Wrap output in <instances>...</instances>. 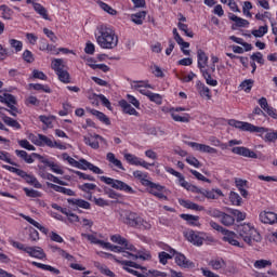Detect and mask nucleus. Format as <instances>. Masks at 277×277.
<instances>
[{
    "mask_svg": "<svg viewBox=\"0 0 277 277\" xmlns=\"http://www.w3.org/2000/svg\"><path fill=\"white\" fill-rule=\"evenodd\" d=\"M29 87L32 88V90H41L42 92H45V94H51V88H49V85L40 83H30Z\"/></svg>",
    "mask_w": 277,
    "mask_h": 277,
    "instance_id": "603ef678",
    "label": "nucleus"
},
{
    "mask_svg": "<svg viewBox=\"0 0 277 277\" xmlns=\"http://www.w3.org/2000/svg\"><path fill=\"white\" fill-rule=\"evenodd\" d=\"M131 88H132V90L138 91L142 88L153 89V85H150L147 81H132Z\"/></svg>",
    "mask_w": 277,
    "mask_h": 277,
    "instance_id": "de8ad7c7",
    "label": "nucleus"
},
{
    "mask_svg": "<svg viewBox=\"0 0 277 277\" xmlns=\"http://www.w3.org/2000/svg\"><path fill=\"white\" fill-rule=\"evenodd\" d=\"M120 217L121 222L131 228H140L141 230H150L153 228V225L136 212L126 210L121 212Z\"/></svg>",
    "mask_w": 277,
    "mask_h": 277,
    "instance_id": "7ed1b4c3",
    "label": "nucleus"
},
{
    "mask_svg": "<svg viewBox=\"0 0 277 277\" xmlns=\"http://www.w3.org/2000/svg\"><path fill=\"white\" fill-rule=\"evenodd\" d=\"M238 234L242 241L248 246H252L253 241L261 242V234L250 223H243L238 226Z\"/></svg>",
    "mask_w": 277,
    "mask_h": 277,
    "instance_id": "20e7f679",
    "label": "nucleus"
},
{
    "mask_svg": "<svg viewBox=\"0 0 277 277\" xmlns=\"http://www.w3.org/2000/svg\"><path fill=\"white\" fill-rule=\"evenodd\" d=\"M182 220H185L190 226H199L198 221L200 216L192 215V214H181Z\"/></svg>",
    "mask_w": 277,
    "mask_h": 277,
    "instance_id": "4c0bfd02",
    "label": "nucleus"
},
{
    "mask_svg": "<svg viewBox=\"0 0 277 277\" xmlns=\"http://www.w3.org/2000/svg\"><path fill=\"white\" fill-rule=\"evenodd\" d=\"M15 155H16V157H19V159L25 161V163H34V161H35L34 156H31V154L29 155L25 150L16 149Z\"/></svg>",
    "mask_w": 277,
    "mask_h": 277,
    "instance_id": "f704fd0d",
    "label": "nucleus"
},
{
    "mask_svg": "<svg viewBox=\"0 0 277 277\" xmlns=\"http://www.w3.org/2000/svg\"><path fill=\"white\" fill-rule=\"evenodd\" d=\"M267 31H269V28L267 27V25H264L260 26L259 29H253L251 34L252 36H254V38H263V36L267 34Z\"/></svg>",
    "mask_w": 277,
    "mask_h": 277,
    "instance_id": "79ce46f5",
    "label": "nucleus"
},
{
    "mask_svg": "<svg viewBox=\"0 0 277 277\" xmlns=\"http://www.w3.org/2000/svg\"><path fill=\"white\" fill-rule=\"evenodd\" d=\"M19 215H21V217H23V220H26V222H28V224H31V226H35V228H38V230H40V233H43V235H47L49 233V228L42 226L40 223H38V221H36L25 214H19Z\"/></svg>",
    "mask_w": 277,
    "mask_h": 277,
    "instance_id": "cd10ccee",
    "label": "nucleus"
},
{
    "mask_svg": "<svg viewBox=\"0 0 277 277\" xmlns=\"http://www.w3.org/2000/svg\"><path fill=\"white\" fill-rule=\"evenodd\" d=\"M188 110L189 109H187L185 107H176V108H170L169 114H171V118L175 122H189V115L182 117L176 114V111H188Z\"/></svg>",
    "mask_w": 277,
    "mask_h": 277,
    "instance_id": "6ab92c4d",
    "label": "nucleus"
},
{
    "mask_svg": "<svg viewBox=\"0 0 277 277\" xmlns=\"http://www.w3.org/2000/svg\"><path fill=\"white\" fill-rule=\"evenodd\" d=\"M95 40L101 49L111 51L118 47L116 30L107 25H100L95 30Z\"/></svg>",
    "mask_w": 277,
    "mask_h": 277,
    "instance_id": "f03ea898",
    "label": "nucleus"
},
{
    "mask_svg": "<svg viewBox=\"0 0 277 277\" xmlns=\"http://www.w3.org/2000/svg\"><path fill=\"white\" fill-rule=\"evenodd\" d=\"M104 254L108 259H113L115 263H118L119 265H121L122 269H124V272H128V274H132V276L142 277V274H140V272L135 271V269H143L142 265H140L136 262L131 261V260H122L111 253H104ZM131 267H133V268H131Z\"/></svg>",
    "mask_w": 277,
    "mask_h": 277,
    "instance_id": "39448f33",
    "label": "nucleus"
},
{
    "mask_svg": "<svg viewBox=\"0 0 277 277\" xmlns=\"http://www.w3.org/2000/svg\"><path fill=\"white\" fill-rule=\"evenodd\" d=\"M79 189H81V192H85L87 194H90V192H93L94 189H96V184L84 183L79 186Z\"/></svg>",
    "mask_w": 277,
    "mask_h": 277,
    "instance_id": "0e129e2a",
    "label": "nucleus"
},
{
    "mask_svg": "<svg viewBox=\"0 0 277 277\" xmlns=\"http://www.w3.org/2000/svg\"><path fill=\"white\" fill-rule=\"evenodd\" d=\"M163 189H166V187H163L161 184H157L155 182H150L147 185V190L149 194H151V196L159 198V200H168V196L163 195Z\"/></svg>",
    "mask_w": 277,
    "mask_h": 277,
    "instance_id": "9b49d317",
    "label": "nucleus"
},
{
    "mask_svg": "<svg viewBox=\"0 0 277 277\" xmlns=\"http://www.w3.org/2000/svg\"><path fill=\"white\" fill-rule=\"evenodd\" d=\"M62 157H63V160L68 162L69 166H71L72 168L79 167V161L76 160L75 158L70 157L68 154L65 153L62 155Z\"/></svg>",
    "mask_w": 277,
    "mask_h": 277,
    "instance_id": "bf43d9fd",
    "label": "nucleus"
},
{
    "mask_svg": "<svg viewBox=\"0 0 277 277\" xmlns=\"http://www.w3.org/2000/svg\"><path fill=\"white\" fill-rule=\"evenodd\" d=\"M250 60H252V62H256L261 66H263V64H265V58H263V53H261V52L253 53L250 56Z\"/></svg>",
    "mask_w": 277,
    "mask_h": 277,
    "instance_id": "4d7b16f0",
    "label": "nucleus"
},
{
    "mask_svg": "<svg viewBox=\"0 0 277 277\" xmlns=\"http://www.w3.org/2000/svg\"><path fill=\"white\" fill-rule=\"evenodd\" d=\"M203 79H206V83L208 85H211L212 88H215L217 85V80L213 79L211 77V74H209V70L201 71Z\"/></svg>",
    "mask_w": 277,
    "mask_h": 277,
    "instance_id": "49530a36",
    "label": "nucleus"
},
{
    "mask_svg": "<svg viewBox=\"0 0 277 277\" xmlns=\"http://www.w3.org/2000/svg\"><path fill=\"white\" fill-rule=\"evenodd\" d=\"M232 215H234V217H236L237 222H243V220H246V213L241 212L239 210H230Z\"/></svg>",
    "mask_w": 277,
    "mask_h": 277,
    "instance_id": "338daca9",
    "label": "nucleus"
},
{
    "mask_svg": "<svg viewBox=\"0 0 277 277\" xmlns=\"http://www.w3.org/2000/svg\"><path fill=\"white\" fill-rule=\"evenodd\" d=\"M44 179H47V181H52V183H56L57 185H67L66 182L60 180L57 176L51 173H47Z\"/></svg>",
    "mask_w": 277,
    "mask_h": 277,
    "instance_id": "69168bd1",
    "label": "nucleus"
},
{
    "mask_svg": "<svg viewBox=\"0 0 277 277\" xmlns=\"http://www.w3.org/2000/svg\"><path fill=\"white\" fill-rule=\"evenodd\" d=\"M202 196L208 200H217V198L223 197L224 193L220 188H213L211 190L203 189Z\"/></svg>",
    "mask_w": 277,
    "mask_h": 277,
    "instance_id": "393cba45",
    "label": "nucleus"
},
{
    "mask_svg": "<svg viewBox=\"0 0 277 277\" xmlns=\"http://www.w3.org/2000/svg\"><path fill=\"white\" fill-rule=\"evenodd\" d=\"M110 241L113 243H118L119 246H123L126 250H129L130 252H135V246L131 245L127 238L116 234L110 237Z\"/></svg>",
    "mask_w": 277,
    "mask_h": 277,
    "instance_id": "2eb2a0df",
    "label": "nucleus"
},
{
    "mask_svg": "<svg viewBox=\"0 0 277 277\" xmlns=\"http://www.w3.org/2000/svg\"><path fill=\"white\" fill-rule=\"evenodd\" d=\"M90 114H92V116L97 118L100 122H103V124H106L107 127L111 124V120H109V117H107V115H105L104 113H101L100 110H96V109H90Z\"/></svg>",
    "mask_w": 277,
    "mask_h": 277,
    "instance_id": "2f4dec72",
    "label": "nucleus"
},
{
    "mask_svg": "<svg viewBox=\"0 0 277 277\" xmlns=\"http://www.w3.org/2000/svg\"><path fill=\"white\" fill-rule=\"evenodd\" d=\"M31 265H34L35 267H38L39 269H43L44 272H51V274H55V276H60L61 274L60 269L49 264H42L40 262H31Z\"/></svg>",
    "mask_w": 277,
    "mask_h": 277,
    "instance_id": "c756f323",
    "label": "nucleus"
},
{
    "mask_svg": "<svg viewBox=\"0 0 277 277\" xmlns=\"http://www.w3.org/2000/svg\"><path fill=\"white\" fill-rule=\"evenodd\" d=\"M124 247H118L116 245H111V242H105L104 250H110V252H123Z\"/></svg>",
    "mask_w": 277,
    "mask_h": 277,
    "instance_id": "6e6d98bb",
    "label": "nucleus"
},
{
    "mask_svg": "<svg viewBox=\"0 0 277 277\" xmlns=\"http://www.w3.org/2000/svg\"><path fill=\"white\" fill-rule=\"evenodd\" d=\"M170 254H175V263L179 267H182L184 269L195 267L194 262L189 261L187 256H185V254L176 253L174 249L170 251Z\"/></svg>",
    "mask_w": 277,
    "mask_h": 277,
    "instance_id": "9d476101",
    "label": "nucleus"
},
{
    "mask_svg": "<svg viewBox=\"0 0 277 277\" xmlns=\"http://www.w3.org/2000/svg\"><path fill=\"white\" fill-rule=\"evenodd\" d=\"M54 140L49 138V136L39 134V146H48L49 148H53L54 146Z\"/></svg>",
    "mask_w": 277,
    "mask_h": 277,
    "instance_id": "a19ab883",
    "label": "nucleus"
},
{
    "mask_svg": "<svg viewBox=\"0 0 277 277\" xmlns=\"http://www.w3.org/2000/svg\"><path fill=\"white\" fill-rule=\"evenodd\" d=\"M221 224L224 226H233V224H235V217L223 212L221 216Z\"/></svg>",
    "mask_w": 277,
    "mask_h": 277,
    "instance_id": "a18cd8bd",
    "label": "nucleus"
},
{
    "mask_svg": "<svg viewBox=\"0 0 277 277\" xmlns=\"http://www.w3.org/2000/svg\"><path fill=\"white\" fill-rule=\"evenodd\" d=\"M180 205L185 207V209H190L192 211H205V207L189 200L180 199Z\"/></svg>",
    "mask_w": 277,
    "mask_h": 277,
    "instance_id": "7c9ffc66",
    "label": "nucleus"
},
{
    "mask_svg": "<svg viewBox=\"0 0 277 277\" xmlns=\"http://www.w3.org/2000/svg\"><path fill=\"white\" fill-rule=\"evenodd\" d=\"M145 18H146V11H141L136 14L131 15V21L132 23H135V25H142Z\"/></svg>",
    "mask_w": 277,
    "mask_h": 277,
    "instance_id": "58836bf2",
    "label": "nucleus"
},
{
    "mask_svg": "<svg viewBox=\"0 0 277 277\" xmlns=\"http://www.w3.org/2000/svg\"><path fill=\"white\" fill-rule=\"evenodd\" d=\"M106 160L108 161L109 168L111 170H121V172H124L127 169H124V166L122 164V161L116 157V154L109 151L106 154Z\"/></svg>",
    "mask_w": 277,
    "mask_h": 277,
    "instance_id": "f8f14e48",
    "label": "nucleus"
},
{
    "mask_svg": "<svg viewBox=\"0 0 277 277\" xmlns=\"http://www.w3.org/2000/svg\"><path fill=\"white\" fill-rule=\"evenodd\" d=\"M81 237H83L84 239H88L90 243H94L95 246H101V248H105L106 242L96 238V236L92 234H81Z\"/></svg>",
    "mask_w": 277,
    "mask_h": 277,
    "instance_id": "c9c22d12",
    "label": "nucleus"
},
{
    "mask_svg": "<svg viewBox=\"0 0 277 277\" xmlns=\"http://www.w3.org/2000/svg\"><path fill=\"white\" fill-rule=\"evenodd\" d=\"M177 27L180 31H184L185 36H187L188 38H194V32L189 30L186 24L179 22Z\"/></svg>",
    "mask_w": 277,
    "mask_h": 277,
    "instance_id": "13d9d810",
    "label": "nucleus"
},
{
    "mask_svg": "<svg viewBox=\"0 0 277 277\" xmlns=\"http://www.w3.org/2000/svg\"><path fill=\"white\" fill-rule=\"evenodd\" d=\"M228 18L235 23L236 27H248L250 25L248 19H243L233 13H229Z\"/></svg>",
    "mask_w": 277,
    "mask_h": 277,
    "instance_id": "72a5a7b5",
    "label": "nucleus"
},
{
    "mask_svg": "<svg viewBox=\"0 0 277 277\" xmlns=\"http://www.w3.org/2000/svg\"><path fill=\"white\" fill-rule=\"evenodd\" d=\"M158 258H159L161 265H167L168 261H170V259H172V255L166 251H162L158 254Z\"/></svg>",
    "mask_w": 277,
    "mask_h": 277,
    "instance_id": "e2e57ef3",
    "label": "nucleus"
},
{
    "mask_svg": "<svg viewBox=\"0 0 277 277\" xmlns=\"http://www.w3.org/2000/svg\"><path fill=\"white\" fill-rule=\"evenodd\" d=\"M100 181H102V183H105V185H109L110 187H113V189H117L118 192H124V194H136L135 189H133V187H131L123 181L116 180L114 177H107L105 175H102L100 177Z\"/></svg>",
    "mask_w": 277,
    "mask_h": 277,
    "instance_id": "0eeeda50",
    "label": "nucleus"
},
{
    "mask_svg": "<svg viewBox=\"0 0 277 277\" xmlns=\"http://www.w3.org/2000/svg\"><path fill=\"white\" fill-rule=\"evenodd\" d=\"M25 252L30 255L31 259H47V253H44V250L41 247H27Z\"/></svg>",
    "mask_w": 277,
    "mask_h": 277,
    "instance_id": "412c9836",
    "label": "nucleus"
},
{
    "mask_svg": "<svg viewBox=\"0 0 277 277\" xmlns=\"http://www.w3.org/2000/svg\"><path fill=\"white\" fill-rule=\"evenodd\" d=\"M9 44H11L12 49H15L16 53L23 51V42L16 39L9 40Z\"/></svg>",
    "mask_w": 277,
    "mask_h": 277,
    "instance_id": "052dcab7",
    "label": "nucleus"
},
{
    "mask_svg": "<svg viewBox=\"0 0 277 277\" xmlns=\"http://www.w3.org/2000/svg\"><path fill=\"white\" fill-rule=\"evenodd\" d=\"M0 11H2V18L4 21L12 19V15L14 14V11H12V9H10L8 5L5 4L0 5Z\"/></svg>",
    "mask_w": 277,
    "mask_h": 277,
    "instance_id": "ea45409f",
    "label": "nucleus"
},
{
    "mask_svg": "<svg viewBox=\"0 0 277 277\" xmlns=\"http://www.w3.org/2000/svg\"><path fill=\"white\" fill-rule=\"evenodd\" d=\"M208 265L214 269L215 272H220V269H226V261L222 258L212 259Z\"/></svg>",
    "mask_w": 277,
    "mask_h": 277,
    "instance_id": "bb28decb",
    "label": "nucleus"
},
{
    "mask_svg": "<svg viewBox=\"0 0 277 277\" xmlns=\"http://www.w3.org/2000/svg\"><path fill=\"white\" fill-rule=\"evenodd\" d=\"M18 145L26 150H36V146L31 145L27 140H19Z\"/></svg>",
    "mask_w": 277,
    "mask_h": 277,
    "instance_id": "774afa93",
    "label": "nucleus"
},
{
    "mask_svg": "<svg viewBox=\"0 0 277 277\" xmlns=\"http://www.w3.org/2000/svg\"><path fill=\"white\" fill-rule=\"evenodd\" d=\"M234 155H239L240 157H248L249 159H256L259 156L256 153L248 147H234L232 148Z\"/></svg>",
    "mask_w": 277,
    "mask_h": 277,
    "instance_id": "f3484780",
    "label": "nucleus"
},
{
    "mask_svg": "<svg viewBox=\"0 0 277 277\" xmlns=\"http://www.w3.org/2000/svg\"><path fill=\"white\" fill-rule=\"evenodd\" d=\"M272 261L269 260H258L254 262L253 267L255 269H265V267H271Z\"/></svg>",
    "mask_w": 277,
    "mask_h": 277,
    "instance_id": "09e8293b",
    "label": "nucleus"
},
{
    "mask_svg": "<svg viewBox=\"0 0 277 277\" xmlns=\"http://www.w3.org/2000/svg\"><path fill=\"white\" fill-rule=\"evenodd\" d=\"M197 92L202 96V98H207V101H211V90L201 81L196 82Z\"/></svg>",
    "mask_w": 277,
    "mask_h": 277,
    "instance_id": "a878e982",
    "label": "nucleus"
},
{
    "mask_svg": "<svg viewBox=\"0 0 277 277\" xmlns=\"http://www.w3.org/2000/svg\"><path fill=\"white\" fill-rule=\"evenodd\" d=\"M83 142L87 146L93 148V150H98L101 144H103V146H107V140L98 134H89L88 136H83Z\"/></svg>",
    "mask_w": 277,
    "mask_h": 277,
    "instance_id": "6e6552de",
    "label": "nucleus"
},
{
    "mask_svg": "<svg viewBox=\"0 0 277 277\" xmlns=\"http://www.w3.org/2000/svg\"><path fill=\"white\" fill-rule=\"evenodd\" d=\"M223 241H227L230 246H235L236 248H243V245L240 243L239 240H237V234L235 232H230L228 229H225L223 232Z\"/></svg>",
    "mask_w": 277,
    "mask_h": 277,
    "instance_id": "dca6fc26",
    "label": "nucleus"
},
{
    "mask_svg": "<svg viewBox=\"0 0 277 277\" xmlns=\"http://www.w3.org/2000/svg\"><path fill=\"white\" fill-rule=\"evenodd\" d=\"M56 76L58 77V81H61L62 83H70V74L68 72V70L63 69L58 71Z\"/></svg>",
    "mask_w": 277,
    "mask_h": 277,
    "instance_id": "c03bdc74",
    "label": "nucleus"
},
{
    "mask_svg": "<svg viewBox=\"0 0 277 277\" xmlns=\"http://www.w3.org/2000/svg\"><path fill=\"white\" fill-rule=\"evenodd\" d=\"M2 168L9 172H12L13 174H16L17 176H21V179H24L28 185H31L36 189H42V184L38 181V179L23 171V169H17L8 164H2Z\"/></svg>",
    "mask_w": 277,
    "mask_h": 277,
    "instance_id": "423d86ee",
    "label": "nucleus"
},
{
    "mask_svg": "<svg viewBox=\"0 0 277 277\" xmlns=\"http://www.w3.org/2000/svg\"><path fill=\"white\" fill-rule=\"evenodd\" d=\"M34 10L39 14V16L43 17L44 21H49V13L42 4L34 3Z\"/></svg>",
    "mask_w": 277,
    "mask_h": 277,
    "instance_id": "e433bc0d",
    "label": "nucleus"
},
{
    "mask_svg": "<svg viewBox=\"0 0 277 277\" xmlns=\"http://www.w3.org/2000/svg\"><path fill=\"white\" fill-rule=\"evenodd\" d=\"M67 202L70 207H74V209H85V210H90L92 208V206L90 205V202H88L87 200L83 199H79V198H70L67 199Z\"/></svg>",
    "mask_w": 277,
    "mask_h": 277,
    "instance_id": "4be33fe9",
    "label": "nucleus"
},
{
    "mask_svg": "<svg viewBox=\"0 0 277 277\" xmlns=\"http://www.w3.org/2000/svg\"><path fill=\"white\" fill-rule=\"evenodd\" d=\"M146 96L147 98H149V101H151V103H156L157 105H161V103L163 102V98L159 93H153L149 91Z\"/></svg>",
    "mask_w": 277,
    "mask_h": 277,
    "instance_id": "8fccbe9b",
    "label": "nucleus"
},
{
    "mask_svg": "<svg viewBox=\"0 0 277 277\" xmlns=\"http://www.w3.org/2000/svg\"><path fill=\"white\" fill-rule=\"evenodd\" d=\"M76 168H78V170H90L94 174H104V171L101 168L92 164L91 162L83 158L78 160V167Z\"/></svg>",
    "mask_w": 277,
    "mask_h": 277,
    "instance_id": "4468645a",
    "label": "nucleus"
},
{
    "mask_svg": "<svg viewBox=\"0 0 277 277\" xmlns=\"http://www.w3.org/2000/svg\"><path fill=\"white\" fill-rule=\"evenodd\" d=\"M229 127L239 129L240 131H247L248 133H258L260 137H263L264 142H276L277 131L267 129L265 127H258L250 122L239 121L232 119L228 121Z\"/></svg>",
    "mask_w": 277,
    "mask_h": 277,
    "instance_id": "f257e3e1",
    "label": "nucleus"
},
{
    "mask_svg": "<svg viewBox=\"0 0 277 277\" xmlns=\"http://www.w3.org/2000/svg\"><path fill=\"white\" fill-rule=\"evenodd\" d=\"M132 175L136 181L141 183V185H143V187H148L149 183L153 182L150 181V176L148 175V172L135 170L133 171Z\"/></svg>",
    "mask_w": 277,
    "mask_h": 277,
    "instance_id": "a211bd4d",
    "label": "nucleus"
},
{
    "mask_svg": "<svg viewBox=\"0 0 277 277\" xmlns=\"http://www.w3.org/2000/svg\"><path fill=\"white\" fill-rule=\"evenodd\" d=\"M39 120H40V122L45 124V127H52L53 120H55V117L54 116L47 117L44 115H41V116H39Z\"/></svg>",
    "mask_w": 277,
    "mask_h": 277,
    "instance_id": "680f3d73",
    "label": "nucleus"
},
{
    "mask_svg": "<svg viewBox=\"0 0 277 277\" xmlns=\"http://www.w3.org/2000/svg\"><path fill=\"white\" fill-rule=\"evenodd\" d=\"M3 122L6 123L8 127H12V129L21 130V123L16 121V119H12L11 117L4 116L3 117Z\"/></svg>",
    "mask_w": 277,
    "mask_h": 277,
    "instance_id": "37998d69",
    "label": "nucleus"
},
{
    "mask_svg": "<svg viewBox=\"0 0 277 277\" xmlns=\"http://www.w3.org/2000/svg\"><path fill=\"white\" fill-rule=\"evenodd\" d=\"M185 238L187 241L193 243V246H202V243H205V238L200 236V233L194 232L192 229L185 232Z\"/></svg>",
    "mask_w": 277,
    "mask_h": 277,
    "instance_id": "ddd939ff",
    "label": "nucleus"
},
{
    "mask_svg": "<svg viewBox=\"0 0 277 277\" xmlns=\"http://www.w3.org/2000/svg\"><path fill=\"white\" fill-rule=\"evenodd\" d=\"M48 187H50V189H53L54 192H57L58 194H64L65 196H75V192L72 189L66 188L64 186L48 183Z\"/></svg>",
    "mask_w": 277,
    "mask_h": 277,
    "instance_id": "c85d7f7f",
    "label": "nucleus"
},
{
    "mask_svg": "<svg viewBox=\"0 0 277 277\" xmlns=\"http://www.w3.org/2000/svg\"><path fill=\"white\" fill-rule=\"evenodd\" d=\"M253 85H254V80L247 79L241 82L240 88H241V90H243L245 92L248 93L252 90Z\"/></svg>",
    "mask_w": 277,
    "mask_h": 277,
    "instance_id": "864d4df0",
    "label": "nucleus"
},
{
    "mask_svg": "<svg viewBox=\"0 0 277 277\" xmlns=\"http://www.w3.org/2000/svg\"><path fill=\"white\" fill-rule=\"evenodd\" d=\"M51 68L54 70L55 75L61 72L62 70H66V65L64 64V60L62 58H54L51 63Z\"/></svg>",
    "mask_w": 277,
    "mask_h": 277,
    "instance_id": "473e14b6",
    "label": "nucleus"
},
{
    "mask_svg": "<svg viewBox=\"0 0 277 277\" xmlns=\"http://www.w3.org/2000/svg\"><path fill=\"white\" fill-rule=\"evenodd\" d=\"M4 104L8 107H14L16 105V97L10 93H4Z\"/></svg>",
    "mask_w": 277,
    "mask_h": 277,
    "instance_id": "5fc2aeb1",
    "label": "nucleus"
},
{
    "mask_svg": "<svg viewBox=\"0 0 277 277\" xmlns=\"http://www.w3.org/2000/svg\"><path fill=\"white\" fill-rule=\"evenodd\" d=\"M209 64V56L202 50L197 51V66L200 69V72H205L207 70V66Z\"/></svg>",
    "mask_w": 277,
    "mask_h": 277,
    "instance_id": "aec40b11",
    "label": "nucleus"
},
{
    "mask_svg": "<svg viewBox=\"0 0 277 277\" xmlns=\"http://www.w3.org/2000/svg\"><path fill=\"white\" fill-rule=\"evenodd\" d=\"M119 107H121L123 114H128L129 116H140V113L126 100L119 101Z\"/></svg>",
    "mask_w": 277,
    "mask_h": 277,
    "instance_id": "b1692460",
    "label": "nucleus"
},
{
    "mask_svg": "<svg viewBox=\"0 0 277 277\" xmlns=\"http://www.w3.org/2000/svg\"><path fill=\"white\" fill-rule=\"evenodd\" d=\"M260 221L262 224H276L277 223V214L275 212H261L260 213Z\"/></svg>",
    "mask_w": 277,
    "mask_h": 277,
    "instance_id": "5701e85b",
    "label": "nucleus"
},
{
    "mask_svg": "<svg viewBox=\"0 0 277 277\" xmlns=\"http://www.w3.org/2000/svg\"><path fill=\"white\" fill-rule=\"evenodd\" d=\"M123 157L130 166H136V167L140 166L141 168H144L145 170H150V167L155 166V163L146 162V160H144L133 154H124Z\"/></svg>",
    "mask_w": 277,
    "mask_h": 277,
    "instance_id": "1a4fd4ad",
    "label": "nucleus"
},
{
    "mask_svg": "<svg viewBox=\"0 0 277 277\" xmlns=\"http://www.w3.org/2000/svg\"><path fill=\"white\" fill-rule=\"evenodd\" d=\"M229 200L235 207H241V196L235 192H230Z\"/></svg>",
    "mask_w": 277,
    "mask_h": 277,
    "instance_id": "3c124183",
    "label": "nucleus"
}]
</instances>
